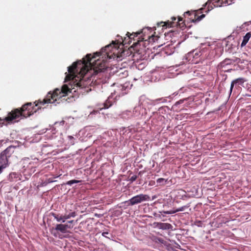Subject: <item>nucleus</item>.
Here are the masks:
<instances>
[{
    "mask_svg": "<svg viewBox=\"0 0 251 251\" xmlns=\"http://www.w3.org/2000/svg\"><path fill=\"white\" fill-rule=\"evenodd\" d=\"M141 33L140 32H138V33H136V36H137L138 35L140 34Z\"/></svg>",
    "mask_w": 251,
    "mask_h": 251,
    "instance_id": "37998d69",
    "label": "nucleus"
},
{
    "mask_svg": "<svg viewBox=\"0 0 251 251\" xmlns=\"http://www.w3.org/2000/svg\"><path fill=\"white\" fill-rule=\"evenodd\" d=\"M1 173V172H0V174Z\"/></svg>",
    "mask_w": 251,
    "mask_h": 251,
    "instance_id": "a18cd8bd",
    "label": "nucleus"
},
{
    "mask_svg": "<svg viewBox=\"0 0 251 251\" xmlns=\"http://www.w3.org/2000/svg\"><path fill=\"white\" fill-rule=\"evenodd\" d=\"M182 21V19L181 18H178L177 23H179L180 21Z\"/></svg>",
    "mask_w": 251,
    "mask_h": 251,
    "instance_id": "a19ab883",
    "label": "nucleus"
},
{
    "mask_svg": "<svg viewBox=\"0 0 251 251\" xmlns=\"http://www.w3.org/2000/svg\"><path fill=\"white\" fill-rule=\"evenodd\" d=\"M15 148V146H10L0 153L3 154L4 156H6L7 157L9 158L14 152Z\"/></svg>",
    "mask_w": 251,
    "mask_h": 251,
    "instance_id": "4468645a",
    "label": "nucleus"
},
{
    "mask_svg": "<svg viewBox=\"0 0 251 251\" xmlns=\"http://www.w3.org/2000/svg\"><path fill=\"white\" fill-rule=\"evenodd\" d=\"M172 20H173V21H175V20H176V18H175V17H173V18H172Z\"/></svg>",
    "mask_w": 251,
    "mask_h": 251,
    "instance_id": "79ce46f5",
    "label": "nucleus"
},
{
    "mask_svg": "<svg viewBox=\"0 0 251 251\" xmlns=\"http://www.w3.org/2000/svg\"><path fill=\"white\" fill-rule=\"evenodd\" d=\"M55 181L52 178H49L48 179V183H51Z\"/></svg>",
    "mask_w": 251,
    "mask_h": 251,
    "instance_id": "e433bc0d",
    "label": "nucleus"
},
{
    "mask_svg": "<svg viewBox=\"0 0 251 251\" xmlns=\"http://www.w3.org/2000/svg\"><path fill=\"white\" fill-rule=\"evenodd\" d=\"M194 225H195L198 227H202L203 226V223L201 221L196 220L194 222Z\"/></svg>",
    "mask_w": 251,
    "mask_h": 251,
    "instance_id": "c756f323",
    "label": "nucleus"
},
{
    "mask_svg": "<svg viewBox=\"0 0 251 251\" xmlns=\"http://www.w3.org/2000/svg\"><path fill=\"white\" fill-rule=\"evenodd\" d=\"M205 50L204 49H196L192 50L193 53H194V57L197 59L201 56L204 54L205 52Z\"/></svg>",
    "mask_w": 251,
    "mask_h": 251,
    "instance_id": "dca6fc26",
    "label": "nucleus"
},
{
    "mask_svg": "<svg viewBox=\"0 0 251 251\" xmlns=\"http://www.w3.org/2000/svg\"><path fill=\"white\" fill-rule=\"evenodd\" d=\"M205 17V15L204 14H202L201 16H200V17H199L198 18L199 21L201 20L203 18H204Z\"/></svg>",
    "mask_w": 251,
    "mask_h": 251,
    "instance_id": "4c0bfd02",
    "label": "nucleus"
},
{
    "mask_svg": "<svg viewBox=\"0 0 251 251\" xmlns=\"http://www.w3.org/2000/svg\"><path fill=\"white\" fill-rule=\"evenodd\" d=\"M64 218H65V221H66V220H68L72 217H75L76 213L75 212H72L69 213L68 214H65L64 215Z\"/></svg>",
    "mask_w": 251,
    "mask_h": 251,
    "instance_id": "393cba45",
    "label": "nucleus"
},
{
    "mask_svg": "<svg viewBox=\"0 0 251 251\" xmlns=\"http://www.w3.org/2000/svg\"><path fill=\"white\" fill-rule=\"evenodd\" d=\"M246 81V79L243 77H239L233 80L231 83L230 94L231 93L234 85H235V88H237L240 85H242Z\"/></svg>",
    "mask_w": 251,
    "mask_h": 251,
    "instance_id": "1a4fd4ad",
    "label": "nucleus"
},
{
    "mask_svg": "<svg viewBox=\"0 0 251 251\" xmlns=\"http://www.w3.org/2000/svg\"><path fill=\"white\" fill-rule=\"evenodd\" d=\"M142 43V40H140V38H138L137 42L135 43H134L133 45L135 46V45H136V44H140V45H141V44Z\"/></svg>",
    "mask_w": 251,
    "mask_h": 251,
    "instance_id": "473e14b6",
    "label": "nucleus"
},
{
    "mask_svg": "<svg viewBox=\"0 0 251 251\" xmlns=\"http://www.w3.org/2000/svg\"><path fill=\"white\" fill-rule=\"evenodd\" d=\"M154 225L155 226L160 229L162 230H170L172 229L173 226L169 223H154Z\"/></svg>",
    "mask_w": 251,
    "mask_h": 251,
    "instance_id": "f8f14e48",
    "label": "nucleus"
},
{
    "mask_svg": "<svg viewBox=\"0 0 251 251\" xmlns=\"http://www.w3.org/2000/svg\"><path fill=\"white\" fill-rule=\"evenodd\" d=\"M168 181L167 179H165L163 178H159L156 180V182L157 184H159V185H165L166 182Z\"/></svg>",
    "mask_w": 251,
    "mask_h": 251,
    "instance_id": "4be33fe9",
    "label": "nucleus"
},
{
    "mask_svg": "<svg viewBox=\"0 0 251 251\" xmlns=\"http://www.w3.org/2000/svg\"><path fill=\"white\" fill-rule=\"evenodd\" d=\"M123 42H124V41L123 40V38L122 37H121V40H118V41H112V44L113 45V46H115V48H117V46L118 44H122Z\"/></svg>",
    "mask_w": 251,
    "mask_h": 251,
    "instance_id": "cd10ccee",
    "label": "nucleus"
},
{
    "mask_svg": "<svg viewBox=\"0 0 251 251\" xmlns=\"http://www.w3.org/2000/svg\"><path fill=\"white\" fill-rule=\"evenodd\" d=\"M132 112L134 118L137 119H142L147 114V110L145 107L144 102H141V100H139L138 104L134 107Z\"/></svg>",
    "mask_w": 251,
    "mask_h": 251,
    "instance_id": "39448f33",
    "label": "nucleus"
},
{
    "mask_svg": "<svg viewBox=\"0 0 251 251\" xmlns=\"http://www.w3.org/2000/svg\"><path fill=\"white\" fill-rule=\"evenodd\" d=\"M108 234V232H103L102 233L101 235L103 237H106V238H107L108 239H110L109 237H108L106 236V235Z\"/></svg>",
    "mask_w": 251,
    "mask_h": 251,
    "instance_id": "72a5a7b5",
    "label": "nucleus"
},
{
    "mask_svg": "<svg viewBox=\"0 0 251 251\" xmlns=\"http://www.w3.org/2000/svg\"><path fill=\"white\" fill-rule=\"evenodd\" d=\"M132 86V85L128 81L126 82L123 84H120L117 86V89L114 91V94L117 93L119 96H123L127 93Z\"/></svg>",
    "mask_w": 251,
    "mask_h": 251,
    "instance_id": "0eeeda50",
    "label": "nucleus"
},
{
    "mask_svg": "<svg viewBox=\"0 0 251 251\" xmlns=\"http://www.w3.org/2000/svg\"><path fill=\"white\" fill-rule=\"evenodd\" d=\"M51 214L58 222L64 223L65 222V218H64V215L54 213H51Z\"/></svg>",
    "mask_w": 251,
    "mask_h": 251,
    "instance_id": "f3484780",
    "label": "nucleus"
},
{
    "mask_svg": "<svg viewBox=\"0 0 251 251\" xmlns=\"http://www.w3.org/2000/svg\"><path fill=\"white\" fill-rule=\"evenodd\" d=\"M36 111V110H34V108L32 106L31 102L27 103L22 107L21 110L19 109H16L11 112H9L7 117L4 119H1L0 118V126H2L1 124H3L5 121L8 123L12 122L14 120L15 121H18V119L20 117H27L30 115L33 114L34 112Z\"/></svg>",
    "mask_w": 251,
    "mask_h": 251,
    "instance_id": "f03ea898",
    "label": "nucleus"
},
{
    "mask_svg": "<svg viewBox=\"0 0 251 251\" xmlns=\"http://www.w3.org/2000/svg\"><path fill=\"white\" fill-rule=\"evenodd\" d=\"M67 139L68 140V144L71 145H74L75 144V138L73 136L68 135L67 136Z\"/></svg>",
    "mask_w": 251,
    "mask_h": 251,
    "instance_id": "a878e982",
    "label": "nucleus"
},
{
    "mask_svg": "<svg viewBox=\"0 0 251 251\" xmlns=\"http://www.w3.org/2000/svg\"><path fill=\"white\" fill-rule=\"evenodd\" d=\"M157 198V196L156 195L152 196V197H151V200H154L155 199H156Z\"/></svg>",
    "mask_w": 251,
    "mask_h": 251,
    "instance_id": "58836bf2",
    "label": "nucleus"
},
{
    "mask_svg": "<svg viewBox=\"0 0 251 251\" xmlns=\"http://www.w3.org/2000/svg\"><path fill=\"white\" fill-rule=\"evenodd\" d=\"M155 101H161V102H166L167 101L166 98H162L155 100Z\"/></svg>",
    "mask_w": 251,
    "mask_h": 251,
    "instance_id": "7c9ffc66",
    "label": "nucleus"
},
{
    "mask_svg": "<svg viewBox=\"0 0 251 251\" xmlns=\"http://www.w3.org/2000/svg\"><path fill=\"white\" fill-rule=\"evenodd\" d=\"M20 163L22 165L21 172L23 173H27L30 174L35 171L34 162L29 158L23 159Z\"/></svg>",
    "mask_w": 251,
    "mask_h": 251,
    "instance_id": "20e7f679",
    "label": "nucleus"
},
{
    "mask_svg": "<svg viewBox=\"0 0 251 251\" xmlns=\"http://www.w3.org/2000/svg\"><path fill=\"white\" fill-rule=\"evenodd\" d=\"M73 226L69 225L67 224H57L55 228V229L57 231H59L63 233H65L67 232L68 228H73Z\"/></svg>",
    "mask_w": 251,
    "mask_h": 251,
    "instance_id": "9b49d317",
    "label": "nucleus"
},
{
    "mask_svg": "<svg viewBox=\"0 0 251 251\" xmlns=\"http://www.w3.org/2000/svg\"><path fill=\"white\" fill-rule=\"evenodd\" d=\"M231 64V60L229 59L226 58L225 60H224L223 61H222V62L220 63V64L219 65V67L221 68H223L225 67V66H226L227 65H229V64L230 65Z\"/></svg>",
    "mask_w": 251,
    "mask_h": 251,
    "instance_id": "aec40b11",
    "label": "nucleus"
},
{
    "mask_svg": "<svg viewBox=\"0 0 251 251\" xmlns=\"http://www.w3.org/2000/svg\"><path fill=\"white\" fill-rule=\"evenodd\" d=\"M9 158L0 153V172L2 173L3 170L9 166Z\"/></svg>",
    "mask_w": 251,
    "mask_h": 251,
    "instance_id": "9d476101",
    "label": "nucleus"
},
{
    "mask_svg": "<svg viewBox=\"0 0 251 251\" xmlns=\"http://www.w3.org/2000/svg\"><path fill=\"white\" fill-rule=\"evenodd\" d=\"M79 182H80V181H79V180H75V179L74 180H71L67 181L66 182V184L69 185H72L73 184L77 183H78Z\"/></svg>",
    "mask_w": 251,
    "mask_h": 251,
    "instance_id": "c85d7f7f",
    "label": "nucleus"
},
{
    "mask_svg": "<svg viewBox=\"0 0 251 251\" xmlns=\"http://www.w3.org/2000/svg\"><path fill=\"white\" fill-rule=\"evenodd\" d=\"M190 104H191V102L189 101V102L186 103L184 104V106H186V107H188L189 106V105H190Z\"/></svg>",
    "mask_w": 251,
    "mask_h": 251,
    "instance_id": "ea45409f",
    "label": "nucleus"
},
{
    "mask_svg": "<svg viewBox=\"0 0 251 251\" xmlns=\"http://www.w3.org/2000/svg\"><path fill=\"white\" fill-rule=\"evenodd\" d=\"M112 45L109 44L101 49L100 55L102 59L94 60L100 56V52H97L92 57L91 54H88L86 56V59L83 58L82 61H78L68 67V74L65 73V82L71 81L69 86L64 84L61 89L56 88L53 93L49 92L46 98L43 100H39L35 106H38V109H40V105L54 103L58 99L66 96L73 90L74 92L81 94L90 91L91 89L89 86L93 83L96 76L98 75L97 78H100L102 75L101 73L106 69V59L110 58L108 51H110Z\"/></svg>",
    "mask_w": 251,
    "mask_h": 251,
    "instance_id": "f257e3e1",
    "label": "nucleus"
},
{
    "mask_svg": "<svg viewBox=\"0 0 251 251\" xmlns=\"http://www.w3.org/2000/svg\"><path fill=\"white\" fill-rule=\"evenodd\" d=\"M190 204H188L186 205H184L183 206H181L180 207H179L178 208L176 209V211L177 212H179V211H184L185 209L188 208L189 206H190Z\"/></svg>",
    "mask_w": 251,
    "mask_h": 251,
    "instance_id": "bb28decb",
    "label": "nucleus"
},
{
    "mask_svg": "<svg viewBox=\"0 0 251 251\" xmlns=\"http://www.w3.org/2000/svg\"><path fill=\"white\" fill-rule=\"evenodd\" d=\"M223 0H208L205 4V6H207V12L212 10L213 7H218L222 6Z\"/></svg>",
    "mask_w": 251,
    "mask_h": 251,
    "instance_id": "6e6552de",
    "label": "nucleus"
},
{
    "mask_svg": "<svg viewBox=\"0 0 251 251\" xmlns=\"http://www.w3.org/2000/svg\"><path fill=\"white\" fill-rule=\"evenodd\" d=\"M113 93H111V96H109L108 98V99L106 100V101L103 104V107H102L101 109L103 108H108L111 105H112V102L110 101L111 97H113Z\"/></svg>",
    "mask_w": 251,
    "mask_h": 251,
    "instance_id": "6ab92c4d",
    "label": "nucleus"
},
{
    "mask_svg": "<svg viewBox=\"0 0 251 251\" xmlns=\"http://www.w3.org/2000/svg\"><path fill=\"white\" fill-rule=\"evenodd\" d=\"M251 37V32H249L246 34V35L243 37V39L241 43V47L245 46L247 43L248 42L249 39Z\"/></svg>",
    "mask_w": 251,
    "mask_h": 251,
    "instance_id": "a211bd4d",
    "label": "nucleus"
},
{
    "mask_svg": "<svg viewBox=\"0 0 251 251\" xmlns=\"http://www.w3.org/2000/svg\"><path fill=\"white\" fill-rule=\"evenodd\" d=\"M151 200L150 197L148 195L141 194L133 197L125 202L128 206L133 205L141 203L142 202Z\"/></svg>",
    "mask_w": 251,
    "mask_h": 251,
    "instance_id": "423d86ee",
    "label": "nucleus"
},
{
    "mask_svg": "<svg viewBox=\"0 0 251 251\" xmlns=\"http://www.w3.org/2000/svg\"><path fill=\"white\" fill-rule=\"evenodd\" d=\"M120 117L124 120H129L133 118L132 112L130 110H125L121 112Z\"/></svg>",
    "mask_w": 251,
    "mask_h": 251,
    "instance_id": "ddd939ff",
    "label": "nucleus"
},
{
    "mask_svg": "<svg viewBox=\"0 0 251 251\" xmlns=\"http://www.w3.org/2000/svg\"><path fill=\"white\" fill-rule=\"evenodd\" d=\"M137 176H136V175H133V176H131V177H130V179H129V180H130L131 182H133V181H135V180H136V179H137Z\"/></svg>",
    "mask_w": 251,
    "mask_h": 251,
    "instance_id": "2f4dec72",
    "label": "nucleus"
},
{
    "mask_svg": "<svg viewBox=\"0 0 251 251\" xmlns=\"http://www.w3.org/2000/svg\"><path fill=\"white\" fill-rule=\"evenodd\" d=\"M64 123L65 121L63 120L54 123V127H53L51 129L52 135L50 137V139L53 140L52 142L53 146L58 147L61 146L64 142V139L61 137L62 134H60L59 136H54L53 135L56 133V128L58 127L59 126H63Z\"/></svg>",
    "mask_w": 251,
    "mask_h": 251,
    "instance_id": "7ed1b4c3",
    "label": "nucleus"
},
{
    "mask_svg": "<svg viewBox=\"0 0 251 251\" xmlns=\"http://www.w3.org/2000/svg\"><path fill=\"white\" fill-rule=\"evenodd\" d=\"M129 33L128 32L127 33V35H128V37L129 38V39H131L132 38H134L135 36L133 35V34H130V35H129Z\"/></svg>",
    "mask_w": 251,
    "mask_h": 251,
    "instance_id": "c9c22d12",
    "label": "nucleus"
},
{
    "mask_svg": "<svg viewBox=\"0 0 251 251\" xmlns=\"http://www.w3.org/2000/svg\"><path fill=\"white\" fill-rule=\"evenodd\" d=\"M189 100V98L183 99L180 100H179L176 101L175 104L174 105L173 107H177L178 105L183 103L185 101H187Z\"/></svg>",
    "mask_w": 251,
    "mask_h": 251,
    "instance_id": "b1692460",
    "label": "nucleus"
},
{
    "mask_svg": "<svg viewBox=\"0 0 251 251\" xmlns=\"http://www.w3.org/2000/svg\"><path fill=\"white\" fill-rule=\"evenodd\" d=\"M74 223H75V222L74 220H71V221H68L66 224L74 226L73 224H74Z\"/></svg>",
    "mask_w": 251,
    "mask_h": 251,
    "instance_id": "f704fd0d",
    "label": "nucleus"
},
{
    "mask_svg": "<svg viewBox=\"0 0 251 251\" xmlns=\"http://www.w3.org/2000/svg\"><path fill=\"white\" fill-rule=\"evenodd\" d=\"M18 177V174L16 173H11L9 175L8 180L10 181H13L14 179Z\"/></svg>",
    "mask_w": 251,
    "mask_h": 251,
    "instance_id": "412c9836",
    "label": "nucleus"
},
{
    "mask_svg": "<svg viewBox=\"0 0 251 251\" xmlns=\"http://www.w3.org/2000/svg\"><path fill=\"white\" fill-rule=\"evenodd\" d=\"M176 212H177V211H176V209L175 210H169V211H162L159 212V213H160L163 216H164L163 214H175Z\"/></svg>",
    "mask_w": 251,
    "mask_h": 251,
    "instance_id": "5701e85b",
    "label": "nucleus"
},
{
    "mask_svg": "<svg viewBox=\"0 0 251 251\" xmlns=\"http://www.w3.org/2000/svg\"><path fill=\"white\" fill-rule=\"evenodd\" d=\"M185 60L191 63L196 64L198 63V61L196 60V59L194 57V53H193L192 51L188 52L185 55Z\"/></svg>",
    "mask_w": 251,
    "mask_h": 251,
    "instance_id": "2eb2a0df",
    "label": "nucleus"
},
{
    "mask_svg": "<svg viewBox=\"0 0 251 251\" xmlns=\"http://www.w3.org/2000/svg\"><path fill=\"white\" fill-rule=\"evenodd\" d=\"M189 11H187L185 13V14H189Z\"/></svg>",
    "mask_w": 251,
    "mask_h": 251,
    "instance_id": "c03bdc74",
    "label": "nucleus"
}]
</instances>
